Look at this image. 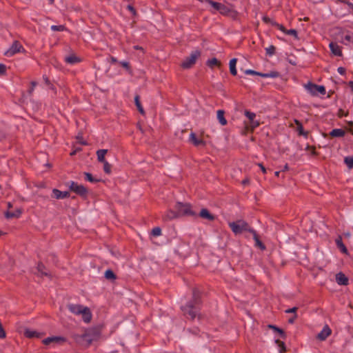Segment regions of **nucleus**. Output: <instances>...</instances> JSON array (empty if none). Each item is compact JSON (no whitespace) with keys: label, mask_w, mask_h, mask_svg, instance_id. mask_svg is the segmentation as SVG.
<instances>
[{"label":"nucleus","mask_w":353,"mask_h":353,"mask_svg":"<svg viewBox=\"0 0 353 353\" xmlns=\"http://www.w3.org/2000/svg\"><path fill=\"white\" fill-rule=\"evenodd\" d=\"M220 14L223 15H229L230 12H232V10L228 6L222 3L220 10L219 11Z\"/></svg>","instance_id":"c85d7f7f"},{"label":"nucleus","mask_w":353,"mask_h":353,"mask_svg":"<svg viewBox=\"0 0 353 353\" xmlns=\"http://www.w3.org/2000/svg\"><path fill=\"white\" fill-rule=\"evenodd\" d=\"M6 67L4 64L0 63V74L6 73Z\"/></svg>","instance_id":"6e6d98bb"},{"label":"nucleus","mask_w":353,"mask_h":353,"mask_svg":"<svg viewBox=\"0 0 353 353\" xmlns=\"http://www.w3.org/2000/svg\"><path fill=\"white\" fill-rule=\"evenodd\" d=\"M245 74L260 76V74H261L262 72H256L255 70L249 69L245 71Z\"/></svg>","instance_id":"de8ad7c7"},{"label":"nucleus","mask_w":353,"mask_h":353,"mask_svg":"<svg viewBox=\"0 0 353 353\" xmlns=\"http://www.w3.org/2000/svg\"><path fill=\"white\" fill-rule=\"evenodd\" d=\"M297 310H298L297 307H294L292 308H290V309L286 310L285 312L286 313H294V314H296Z\"/></svg>","instance_id":"864d4df0"},{"label":"nucleus","mask_w":353,"mask_h":353,"mask_svg":"<svg viewBox=\"0 0 353 353\" xmlns=\"http://www.w3.org/2000/svg\"><path fill=\"white\" fill-rule=\"evenodd\" d=\"M275 343L280 347V350H279L280 353H285L286 352V347H285V344L284 342L280 341L279 339H276L275 341Z\"/></svg>","instance_id":"f704fd0d"},{"label":"nucleus","mask_w":353,"mask_h":353,"mask_svg":"<svg viewBox=\"0 0 353 353\" xmlns=\"http://www.w3.org/2000/svg\"><path fill=\"white\" fill-rule=\"evenodd\" d=\"M332 333L328 325H325L323 330L317 334L316 338L320 341H325Z\"/></svg>","instance_id":"9d476101"},{"label":"nucleus","mask_w":353,"mask_h":353,"mask_svg":"<svg viewBox=\"0 0 353 353\" xmlns=\"http://www.w3.org/2000/svg\"><path fill=\"white\" fill-rule=\"evenodd\" d=\"M100 333L96 329L86 330L83 334H74L72 338L81 346L88 347L94 341H97Z\"/></svg>","instance_id":"f03ea898"},{"label":"nucleus","mask_w":353,"mask_h":353,"mask_svg":"<svg viewBox=\"0 0 353 353\" xmlns=\"http://www.w3.org/2000/svg\"><path fill=\"white\" fill-rule=\"evenodd\" d=\"M134 48L135 50H143V48L141 47V46H134Z\"/></svg>","instance_id":"774afa93"},{"label":"nucleus","mask_w":353,"mask_h":353,"mask_svg":"<svg viewBox=\"0 0 353 353\" xmlns=\"http://www.w3.org/2000/svg\"><path fill=\"white\" fill-rule=\"evenodd\" d=\"M43 80L48 85H51L49 79L47 77H43Z\"/></svg>","instance_id":"680f3d73"},{"label":"nucleus","mask_w":353,"mask_h":353,"mask_svg":"<svg viewBox=\"0 0 353 353\" xmlns=\"http://www.w3.org/2000/svg\"><path fill=\"white\" fill-rule=\"evenodd\" d=\"M201 305V293L197 289L194 288L192 300L188 302L185 305L181 306V310L185 316L193 320L199 314Z\"/></svg>","instance_id":"f257e3e1"},{"label":"nucleus","mask_w":353,"mask_h":353,"mask_svg":"<svg viewBox=\"0 0 353 353\" xmlns=\"http://www.w3.org/2000/svg\"><path fill=\"white\" fill-rule=\"evenodd\" d=\"M127 8L131 11L134 14L136 13V10L134 9V8L132 6V5H128L127 6Z\"/></svg>","instance_id":"bf43d9fd"},{"label":"nucleus","mask_w":353,"mask_h":353,"mask_svg":"<svg viewBox=\"0 0 353 353\" xmlns=\"http://www.w3.org/2000/svg\"><path fill=\"white\" fill-rule=\"evenodd\" d=\"M225 112L223 110H219L217 111V119L219 123L222 125H225L227 124V120L224 117Z\"/></svg>","instance_id":"b1692460"},{"label":"nucleus","mask_w":353,"mask_h":353,"mask_svg":"<svg viewBox=\"0 0 353 353\" xmlns=\"http://www.w3.org/2000/svg\"><path fill=\"white\" fill-rule=\"evenodd\" d=\"M305 88L313 96L317 95L318 93L323 95L326 93L325 88L323 85H319L311 82L305 84Z\"/></svg>","instance_id":"6e6552de"},{"label":"nucleus","mask_w":353,"mask_h":353,"mask_svg":"<svg viewBox=\"0 0 353 353\" xmlns=\"http://www.w3.org/2000/svg\"><path fill=\"white\" fill-rule=\"evenodd\" d=\"M201 56V52L198 50L192 51L189 57H186L181 63V67L185 69L192 68L196 63V59Z\"/></svg>","instance_id":"423d86ee"},{"label":"nucleus","mask_w":353,"mask_h":353,"mask_svg":"<svg viewBox=\"0 0 353 353\" xmlns=\"http://www.w3.org/2000/svg\"><path fill=\"white\" fill-rule=\"evenodd\" d=\"M175 210H177L179 216H194L196 215V212L192 210L191 205L188 203L177 202L175 205Z\"/></svg>","instance_id":"39448f33"},{"label":"nucleus","mask_w":353,"mask_h":353,"mask_svg":"<svg viewBox=\"0 0 353 353\" xmlns=\"http://www.w3.org/2000/svg\"><path fill=\"white\" fill-rule=\"evenodd\" d=\"M207 65L210 68H213L215 65L220 66L221 63L216 58H212L208 61Z\"/></svg>","instance_id":"2f4dec72"},{"label":"nucleus","mask_w":353,"mask_h":353,"mask_svg":"<svg viewBox=\"0 0 353 353\" xmlns=\"http://www.w3.org/2000/svg\"><path fill=\"white\" fill-rule=\"evenodd\" d=\"M151 234L154 236H160L161 234V229L159 227H156V228H154L152 230V232H151Z\"/></svg>","instance_id":"37998d69"},{"label":"nucleus","mask_w":353,"mask_h":353,"mask_svg":"<svg viewBox=\"0 0 353 353\" xmlns=\"http://www.w3.org/2000/svg\"><path fill=\"white\" fill-rule=\"evenodd\" d=\"M336 281L341 285H347L349 283L348 278L343 272H339L336 274Z\"/></svg>","instance_id":"ddd939ff"},{"label":"nucleus","mask_w":353,"mask_h":353,"mask_svg":"<svg viewBox=\"0 0 353 353\" xmlns=\"http://www.w3.org/2000/svg\"><path fill=\"white\" fill-rule=\"evenodd\" d=\"M263 21L265 23H270L272 26V22H275L274 21H273L272 19H270V17H268L267 16H264L263 17Z\"/></svg>","instance_id":"3c124183"},{"label":"nucleus","mask_w":353,"mask_h":353,"mask_svg":"<svg viewBox=\"0 0 353 353\" xmlns=\"http://www.w3.org/2000/svg\"><path fill=\"white\" fill-rule=\"evenodd\" d=\"M250 123L252 125V128L253 129L256 128V127H258L260 125V123L258 121H255L254 119L253 120V121H251Z\"/></svg>","instance_id":"4d7b16f0"},{"label":"nucleus","mask_w":353,"mask_h":353,"mask_svg":"<svg viewBox=\"0 0 353 353\" xmlns=\"http://www.w3.org/2000/svg\"><path fill=\"white\" fill-rule=\"evenodd\" d=\"M272 26L276 27L279 30H280L284 33H285L287 31V29L283 25L279 24L276 22H272Z\"/></svg>","instance_id":"c03bdc74"},{"label":"nucleus","mask_w":353,"mask_h":353,"mask_svg":"<svg viewBox=\"0 0 353 353\" xmlns=\"http://www.w3.org/2000/svg\"><path fill=\"white\" fill-rule=\"evenodd\" d=\"M279 76V72H278L276 71H271L269 73H262L261 74H260V77H265V78H268V77L276 78Z\"/></svg>","instance_id":"7c9ffc66"},{"label":"nucleus","mask_w":353,"mask_h":353,"mask_svg":"<svg viewBox=\"0 0 353 353\" xmlns=\"http://www.w3.org/2000/svg\"><path fill=\"white\" fill-rule=\"evenodd\" d=\"M24 335L29 339L32 338H41L42 336V334L38 332L31 330L30 329H26L24 331Z\"/></svg>","instance_id":"aec40b11"},{"label":"nucleus","mask_w":353,"mask_h":353,"mask_svg":"<svg viewBox=\"0 0 353 353\" xmlns=\"http://www.w3.org/2000/svg\"><path fill=\"white\" fill-rule=\"evenodd\" d=\"M345 134V131L343 129L336 128L333 129L330 132V136L332 137H343Z\"/></svg>","instance_id":"412c9836"},{"label":"nucleus","mask_w":353,"mask_h":353,"mask_svg":"<svg viewBox=\"0 0 353 353\" xmlns=\"http://www.w3.org/2000/svg\"><path fill=\"white\" fill-rule=\"evenodd\" d=\"M30 84H31V85H30V88L28 89V91L29 94H32L34 88L37 85V82H35V81H32Z\"/></svg>","instance_id":"09e8293b"},{"label":"nucleus","mask_w":353,"mask_h":353,"mask_svg":"<svg viewBox=\"0 0 353 353\" xmlns=\"http://www.w3.org/2000/svg\"><path fill=\"white\" fill-rule=\"evenodd\" d=\"M108 152V150L101 149L97 151V160L102 163L105 161V156Z\"/></svg>","instance_id":"4be33fe9"},{"label":"nucleus","mask_w":353,"mask_h":353,"mask_svg":"<svg viewBox=\"0 0 353 353\" xmlns=\"http://www.w3.org/2000/svg\"><path fill=\"white\" fill-rule=\"evenodd\" d=\"M119 63L121 64V65L122 67H123L126 70H130V64H129L128 62H127V61H121Z\"/></svg>","instance_id":"603ef678"},{"label":"nucleus","mask_w":353,"mask_h":353,"mask_svg":"<svg viewBox=\"0 0 353 353\" xmlns=\"http://www.w3.org/2000/svg\"><path fill=\"white\" fill-rule=\"evenodd\" d=\"M190 141L195 146L205 145V142L203 139H198L194 132L190 134Z\"/></svg>","instance_id":"6ab92c4d"},{"label":"nucleus","mask_w":353,"mask_h":353,"mask_svg":"<svg viewBox=\"0 0 353 353\" xmlns=\"http://www.w3.org/2000/svg\"><path fill=\"white\" fill-rule=\"evenodd\" d=\"M179 217L177 213V210L174 211L172 210H168L163 216V220L165 221H170L174 219Z\"/></svg>","instance_id":"f8f14e48"},{"label":"nucleus","mask_w":353,"mask_h":353,"mask_svg":"<svg viewBox=\"0 0 353 353\" xmlns=\"http://www.w3.org/2000/svg\"><path fill=\"white\" fill-rule=\"evenodd\" d=\"M268 327L270 329L274 330V332L279 333L280 336L282 339H285L286 338V334H285V332L282 329L279 328V327L274 325H268Z\"/></svg>","instance_id":"393cba45"},{"label":"nucleus","mask_w":353,"mask_h":353,"mask_svg":"<svg viewBox=\"0 0 353 353\" xmlns=\"http://www.w3.org/2000/svg\"><path fill=\"white\" fill-rule=\"evenodd\" d=\"M37 268L38 272L39 273H41V274L42 276H43V275L44 276H48V273L44 271L46 268H45V266H44V265L43 263H38Z\"/></svg>","instance_id":"4c0bfd02"},{"label":"nucleus","mask_w":353,"mask_h":353,"mask_svg":"<svg viewBox=\"0 0 353 353\" xmlns=\"http://www.w3.org/2000/svg\"><path fill=\"white\" fill-rule=\"evenodd\" d=\"M6 336V332L2 326L1 323L0 322V339H4Z\"/></svg>","instance_id":"8fccbe9b"},{"label":"nucleus","mask_w":353,"mask_h":353,"mask_svg":"<svg viewBox=\"0 0 353 353\" xmlns=\"http://www.w3.org/2000/svg\"><path fill=\"white\" fill-rule=\"evenodd\" d=\"M286 34H288V35H292L294 37V38L296 39H298V33H297V31L294 29H290V30H287L286 32H285Z\"/></svg>","instance_id":"49530a36"},{"label":"nucleus","mask_w":353,"mask_h":353,"mask_svg":"<svg viewBox=\"0 0 353 353\" xmlns=\"http://www.w3.org/2000/svg\"><path fill=\"white\" fill-rule=\"evenodd\" d=\"M65 339L61 336H52V337H48L43 340V343L45 345H49L52 343H61V342H65Z\"/></svg>","instance_id":"2eb2a0df"},{"label":"nucleus","mask_w":353,"mask_h":353,"mask_svg":"<svg viewBox=\"0 0 353 353\" xmlns=\"http://www.w3.org/2000/svg\"><path fill=\"white\" fill-rule=\"evenodd\" d=\"M348 127H349V131L350 130H352V128H353V121H349L348 123Z\"/></svg>","instance_id":"e2e57ef3"},{"label":"nucleus","mask_w":353,"mask_h":353,"mask_svg":"<svg viewBox=\"0 0 353 353\" xmlns=\"http://www.w3.org/2000/svg\"><path fill=\"white\" fill-rule=\"evenodd\" d=\"M205 2H207L208 4H210L215 10L219 11L220 8L221 7L222 3L215 2L212 0H205Z\"/></svg>","instance_id":"c756f323"},{"label":"nucleus","mask_w":353,"mask_h":353,"mask_svg":"<svg viewBox=\"0 0 353 353\" xmlns=\"http://www.w3.org/2000/svg\"><path fill=\"white\" fill-rule=\"evenodd\" d=\"M51 30L52 31H59V32H62V31H64L66 30V28L65 26L63 25H59V26H55V25H53L51 26Z\"/></svg>","instance_id":"ea45409f"},{"label":"nucleus","mask_w":353,"mask_h":353,"mask_svg":"<svg viewBox=\"0 0 353 353\" xmlns=\"http://www.w3.org/2000/svg\"><path fill=\"white\" fill-rule=\"evenodd\" d=\"M67 185H68L70 191L74 192L82 197H86L88 190L83 185H79L74 181H69Z\"/></svg>","instance_id":"0eeeda50"},{"label":"nucleus","mask_w":353,"mask_h":353,"mask_svg":"<svg viewBox=\"0 0 353 353\" xmlns=\"http://www.w3.org/2000/svg\"><path fill=\"white\" fill-rule=\"evenodd\" d=\"M105 278L108 280H114L117 278L116 274L111 270H107L105 272Z\"/></svg>","instance_id":"473e14b6"},{"label":"nucleus","mask_w":353,"mask_h":353,"mask_svg":"<svg viewBox=\"0 0 353 353\" xmlns=\"http://www.w3.org/2000/svg\"><path fill=\"white\" fill-rule=\"evenodd\" d=\"M258 165L261 168V171L263 172V174H265L266 173V169L265 168L263 165L262 163H259Z\"/></svg>","instance_id":"052dcab7"},{"label":"nucleus","mask_w":353,"mask_h":353,"mask_svg":"<svg viewBox=\"0 0 353 353\" xmlns=\"http://www.w3.org/2000/svg\"><path fill=\"white\" fill-rule=\"evenodd\" d=\"M102 163H103V171L106 174H110L111 172V165L107 161Z\"/></svg>","instance_id":"79ce46f5"},{"label":"nucleus","mask_w":353,"mask_h":353,"mask_svg":"<svg viewBox=\"0 0 353 353\" xmlns=\"http://www.w3.org/2000/svg\"><path fill=\"white\" fill-rule=\"evenodd\" d=\"M250 233L253 235V239L255 241V246L260 248L261 250H265L266 249L265 245L259 239V237L256 233V232L254 230H250Z\"/></svg>","instance_id":"4468645a"},{"label":"nucleus","mask_w":353,"mask_h":353,"mask_svg":"<svg viewBox=\"0 0 353 353\" xmlns=\"http://www.w3.org/2000/svg\"><path fill=\"white\" fill-rule=\"evenodd\" d=\"M21 49H23L21 44L18 41H14L4 54L7 57H12L16 53L19 52Z\"/></svg>","instance_id":"1a4fd4ad"},{"label":"nucleus","mask_w":353,"mask_h":353,"mask_svg":"<svg viewBox=\"0 0 353 353\" xmlns=\"http://www.w3.org/2000/svg\"><path fill=\"white\" fill-rule=\"evenodd\" d=\"M68 310L76 315H82L85 323H90L92 319V313L89 307L79 304H69Z\"/></svg>","instance_id":"7ed1b4c3"},{"label":"nucleus","mask_w":353,"mask_h":353,"mask_svg":"<svg viewBox=\"0 0 353 353\" xmlns=\"http://www.w3.org/2000/svg\"><path fill=\"white\" fill-rule=\"evenodd\" d=\"M329 46H330V50L334 55L339 56V57L342 56L341 48L337 43L331 42L329 45Z\"/></svg>","instance_id":"a211bd4d"},{"label":"nucleus","mask_w":353,"mask_h":353,"mask_svg":"<svg viewBox=\"0 0 353 353\" xmlns=\"http://www.w3.org/2000/svg\"><path fill=\"white\" fill-rule=\"evenodd\" d=\"M236 62H237V59L233 58L230 61V63H229L230 73L234 76H236L237 74V71L236 69Z\"/></svg>","instance_id":"5701e85b"},{"label":"nucleus","mask_w":353,"mask_h":353,"mask_svg":"<svg viewBox=\"0 0 353 353\" xmlns=\"http://www.w3.org/2000/svg\"><path fill=\"white\" fill-rule=\"evenodd\" d=\"M84 175H85V179L91 183H97L100 181L99 179H97L94 178L93 176L89 172H84Z\"/></svg>","instance_id":"72a5a7b5"},{"label":"nucleus","mask_w":353,"mask_h":353,"mask_svg":"<svg viewBox=\"0 0 353 353\" xmlns=\"http://www.w3.org/2000/svg\"><path fill=\"white\" fill-rule=\"evenodd\" d=\"M245 115L246 116V117L250 120V121H253V120L255 119L256 117V114L254 113V112H252L250 111H248V110H245Z\"/></svg>","instance_id":"a19ab883"},{"label":"nucleus","mask_w":353,"mask_h":353,"mask_svg":"<svg viewBox=\"0 0 353 353\" xmlns=\"http://www.w3.org/2000/svg\"><path fill=\"white\" fill-rule=\"evenodd\" d=\"M22 213V210L21 208H17L14 211L8 210L5 212L6 218L10 219L13 218H19Z\"/></svg>","instance_id":"f3484780"},{"label":"nucleus","mask_w":353,"mask_h":353,"mask_svg":"<svg viewBox=\"0 0 353 353\" xmlns=\"http://www.w3.org/2000/svg\"><path fill=\"white\" fill-rule=\"evenodd\" d=\"M266 54L271 57L274 55L276 52V47L273 45L270 46L268 48H265Z\"/></svg>","instance_id":"c9c22d12"},{"label":"nucleus","mask_w":353,"mask_h":353,"mask_svg":"<svg viewBox=\"0 0 353 353\" xmlns=\"http://www.w3.org/2000/svg\"><path fill=\"white\" fill-rule=\"evenodd\" d=\"M65 61L68 63L74 64V63L80 62L81 60L79 57H76L75 55H70V56L66 57L65 58Z\"/></svg>","instance_id":"cd10ccee"},{"label":"nucleus","mask_w":353,"mask_h":353,"mask_svg":"<svg viewBox=\"0 0 353 353\" xmlns=\"http://www.w3.org/2000/svg\"><path fill=\"white\" fill-rule=\"evenodd\" d=\"M338 72L341 75H345L346 72V70L343 67H339L337 69Z\"/></svg>","instance_id":"5fc2aeb1"},{"label":"nucleus","mask_w":353,"mask_h":353,"mask_svg":"<svg viewBox=\"0 0 353 353\" xmlns=\"http://www.w3.org/2000/svg\"><path fill=\"white\" fill-rule=\"evenodd\" d=\"M134 102H135V105L137 108V110L138 111L140 112V114H141L142 115H144L145 114V110L143 108V106L141 105V103L140 102V97L139 95L137 94L135 97H134Z\"/></svg>","instance_id":"a878e982"},{"label":"nucleus","mask_w":353,"mask_h":353,"mask_svg":"<svg viewBox=\"0 0 353 353\" xmlns=\"http://www.w3.org/2000/svg\"><path fill=\"white\" fill-rule=\"evenodd\" d=\"M229 227L235 234H241L245 231L250 232V230H254V229L250 228L248 223L243 220L229 223Z\"/></svg>","instance_id":"20e7f679"},{"label":"nucleus","mask_w":353,"mask_h":353,"mask_svg":"<svg viewBox=\"0 0 353 353\" xmlns=\"http://www.w3.org/2000/svg\"><path fill=\"white\" fill-rule=\"evenodd\" d=\"M296 318H297V314H294L293 316H292L291 318H290L288 319V323H290V324L294 323L295 320L296 319Z\"/></svg>","instance_id":"13d9d810"},{"label":"nucleus","mask_w":353,"mask_h":353,"mask_svg":"<svg viewBox=\"0 0 353 353\" xmlns=\"http://www.w3.org/2000/svg\"><path fill=\"white\" fill-rule=\"evenodd\" d=\"M248 183H249V179H245L242 181V184L244 185H247Z\"/></svg>","instance_id":"69168bd1"},{"label":"nucleus","mask_w":353,"mask_h":353,"mask_svg":"<svg viewBox=\"0 0 353 353\" xmlns=\"http://www.w3.org/2000/svg\"><path fill=\"white\" fill-rule=\"evenodd\" d=\"M199 216L208 221H214L215 216L211 214L206 208H203L199 212Z\"/></svg>","instance_id":"dca6fc26"},{"label":"nucleus","mask_w":353,"mask_h":353,"mask_svg":"<svg viewBox=\"0 0 353 353\" xmlns=\"http://www.w3.org/2000/svg\"><path fill=\"white\" fill-rule=\"evenodd\" d=\"M110 60H111V63H117V58H115V57H111Z\"/></svg>","instance_id":"0e129e2a"},{"label":"nucleus","mask_w":353,"mask_h":353,"mask_svg":"<svg viewBox=\"0 0 353 353\" xmlns=\"http://www.w3.org/2000/svg\"><path fill=\"white\" fill-rule=\"evenodd\" d=\"M343 39L347 42L353 43V33L348 32L347 34L344 36Z\"/></svg>","instance_id":"a18cd8bd"},{"label":"nucleus","mask_w":353,"mask_h":353,"mask_svg":"<svg viewBox=\"0 0 353 353\" xmlns=\"http://www.w3.org/2000/svg\"><path fill=\"white\" fill-rule=\"evenodd\" d=\"M344 162L349 168H353V157H346Z\"/></svg>","instance_id":"58836bf2"},{"label":"nucleus","mask_w":353,"mask_h":353,"mask_svg":"<svg viewBox=\"0 0 353 353\" xmlns=\"http://www.w3.org/2000/svg\"><path fill=\"white\" fill-rule=\"evenodd\" d=\"M295 122L297 125V130L299 132V134L300 135H306L307 133L304 132L302 123L298 120H295Z\"/></svg>","instance_id":"e433bc0d"},{"label":"nucleus","mask_w":353,"mask_h":353,"mask_svg":"<svg viewBox=\"0 0 353 353\" xmlns=\"http://www.w3.org/2000/svg\"><path fill=\"white\" fill-rule=\"evenodd\" d=\"M336 244L338 247V248L341 251V252L347 254V250L343 243L342 242V239L341 237H339L336 239Z\"/></svg>","instance_id":"bb28decb"},{"label":"nucleus","mask_w":353,"mask_h":353,"mask_svg":"<svg viewBox=\"0 0 353 353\" xmlns=\"http://www.w3.org/2000/svg\"><path fill=\"white\" fill-rule=\"evenodd\" d=\"M52 196L57 199H63L69 197L70 193L67 191L62 192L54 188L52 190Z\"/></svg>","instance_id":"9b49d317"},{"label":"nucleus","mask_w":353,"mask_h":353,"mask_svg":"<svg viewBox=\"0 0 353 353\" xmlns=\"http://www.w3.org/2000/svg\"><path fill=\"white\" fill-rule=\"evenodd\" d=\"M348 85L351 88L352 91L353 92V81H349Z\"/></svg>","instance_id":"338daca9"}]
</instances>
